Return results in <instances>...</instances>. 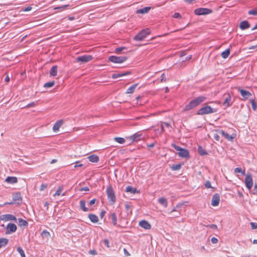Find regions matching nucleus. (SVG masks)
<instances>
[{"mask_svg":"<svg viewBox=\"0 0 257 257\" xmlns=\"http://www.w3.org/2000/svg\"><path fill=\"white\" fill-rule=\"evenodd\" d=\"M206 97L200 96L192 100L186 105L185 107L186 110H189L199 105L200 103L206 100Z\"/></svg>","mask_w":257,"mask_h":257,"instance_id":"nucleus-1","label":"nucleus"},{"mask_svg":"<svg viewBox=\"0 0 257 257\" xmlns=\"http://www.w3.org/2000/svg\"><path fill=\"white\" fill-rule=\"evenodd\" d=\"M171 146L173 147L176 151H179L178 155L182 158H189V151L185 149H183L179 146L176 145L175 144H172Z\"/></svg>","mask_w":257,"mask_h":257,"instance_id":"nucleus-2","label":"nucleus"},{"mask_svg":"<svg viewBox=\"0 0 257 257\" xmlns=\"http://www.w3.org/2000/svg\"><path fill=\"white\" fill-rule=\"evenodd\" d=\"M151 33V31L149 28L143 29L139 32L135 37L134 39L136 41H142L145 39L147 35Z\"/></svg>","mask_w":257,"mask_h":257,"instance_id":"nucleus-3","label":"nucleus"},{"mask_svg":"<svg viewBox=\"0 0 257 257\" xmlns=\"http://www.w3.org/2000/svg\"><path fill=\"white\" fill-rule=\"evenodd\" d=\"M106 194L109 201L111 202V204H113L116 201V198L114 195V191L110 186L107 187Z\"/></svg>","mask_w":257,"mask_h":257,"instance_id":"nucleus-4","label":"nucleus"},{"mask_svg":"<svg viewBox=\"0 0 257 257\" xmlns=\"http://www.w3.org/2000/svg\"><path fill=\"white\" fill-rule=\"evenodd\" d=\"M126 56H111L108 57V60L114 63H121L127 60Z\"/></svg>","mask_w":257,"mask_h":257,"instance_id":"nucleus-5","label":"nucleus"},{"mask_svg":"<svg viewBox=\"0 0 257 257\" xmlns=\"http://www.w3.org/2000/svg\"><path fill=\"white\" fill-rule=\"evenodd\" d=\"M215 111H216L213 110V109L210 106L207 105L199 109L197 111V114L203 115L205 114L211 113Z\"/></svg>","mask_w":257,"mask_h":257,"instance_id":"nucleus-6","label":"nucleus"},{"mask_svg":"<svg viewBox=\"0 0 257 257\" xmlns=\"http://www.w3.org/2000/svg\"><path fill=\"white\" fill-rule=\"evenodd\" d=\"M126 138L131 141L130 144L133 142H138L142 139V134L139 132L131 136L126 137Z\"/></svg>","mask_w":257,"mask_h":257,"instance_id":"nucleus-7","label":"nucleus"},{"mask_svg":"<svg viewBox=\"0 0 257 257\" xmlns=\"http://www.w3.org/2000/svg\"><path fill=\"white\" fill-rule=\"evenodd\" d=\"M211 12V10L207 8H198L194 11V13L196 15H205L210 14Z\"/></svg>","mask_w":257,"mask_h":257,"instance_id":"nucleus-8","label":"nucleus"},{"mask_svg":"<svg viewBox=\"0 0 257 257\" xmlns=\"http://www.w3.org/2000/svg\"><path fill=\"white\" fill-rule=\"evenodd\" d=\"M245 184L246 188L250 190L253 186V180L250 175H247L245 178Z\"/></svg>","mask_w":257,"mask_h":257,"instance_id":"nucleus-9","label":"nucleus"},{"mask_svg":"<svg viewBox=\"0 0 257 257\" xmlns=\"http://www.w3.org/2000/svg\"><path fill=\"white\" fill-rule=\"evenodd\" d=\"M92 59L91 55H83L76 58V62H81L82 63H86Z\"/></svg>","mask_w":257,"mask_h":257,"instance_id":"nucleus-10","label":"nucleus"},{"mask_svg":"<svg viewBox=\"0 0 257 257\" xmlns=\"http://www.w3.org/2000/svg\"><path fill=\"white\" fill-rule=\"evenodd\" d=\"M6 228L7 230L6 232V234H8L13 232H15L17 230V227L14 223H9L7 225Z\"/></svg>","mask_w":257,"mask_h":257,"instance_id":"nucleus-11","label":"nucleus"},{"mask_svg":"<svg viewBox=\"0 0 257 257\" xmlns=\"http://www.w3.org/2000/svg\"><path fill=\"white\" fill-rule=\"evenodd\" d=\"M220 201V196L218 193L214 194L211 199V205L213 206H217L218 205Z\"/></svg>","mask_w":257,"mask_h":257,"instance_id":"nucleus-12","label":"nucleus"},{"mask_svg":"<svg viewBox=\"0 0 257 257\" xmlns=\"http://www.w3.org/2000/svg\"><path fill=\"white\" fill-rule=\"evenodd\" d=\"M224 100L223 102V105L227 107L231 105V96L229 93L224 94L223 95Z\"/></svg>","mask_w":257,"mask_h":257,"instance_id":"nucleus-13","label":"nucleus"},{"mask_svg":"<svg viewBox=\"0 0 257 257\" xmlns=\"http://www.w3.org/2000/svg\"><path fill=\"white\" fill-rule=\"evenodd\" d=\"M238 90L240 92L241 96L245 99H248L251 95V94L249 91L240 88H238Z\"/></svg>","mask_w":257,"mask_h":257,"instance_id":"nucleus-14","label":"nucleus"},{"mask_svg":"<svg viewBox=\"0 0 257 257\" xmlns=\"http://www.w3.org/2000/svg\"><path fill=\"white\" fill-rule=\"evenodd\" d=\"M139 225L142 228L146 229H150L151 227V225L149 222L145 220L141 221L139 222Z\"/></svg>","mask_w":257,"mask_h":257,"instance_id":"nucleus-15","label":"nucleus"},{"mask_svg":"<svg viewBox=\"0 0 257 257\" xmlns=\"http://www.w3.org/2000/svg\"><path fill=\"white\" fill-rule=\"evenodd\" d=\"M1 219L6 220V221H9V220L16 221L17 220V218L15 216H14L12 214H5V215H3V216H2Z\"/></svg>","mask_w":257,"mask_h":257,"instance_id":"nucleus-16","label":"nucleus"},{"mask_svg":"<svg viewBox=\"0 0 257 257\" xmlns=\"http://www.w3.org/2000/svg\"><path fill=\"white\" fill-rule=\"evenodd\" d=\"M221 132L222 136H224V138L228 141H232L233 139H234L236 137V135L235 134H232L231 135H229L227 133H225L223 131H221Z\"/></svg>","mask_w":257,"mask_h":257,"instance_id":"nucleus-17","label":"nucleus"},{"mask_svg":"<svg viewBox=\"0 0 257 257\" xmlns=\"http://www.w3.org/2000/svg\"><path fill=\"white\" fill-rule=\"evenodd\" d=\"M250 27V24L247 21H243L240 22L239 28L241 30H245Z\"/></svg>","mask_w":257,"mask_h":257,"instance_id":"nucleus-18","label":"nucleus"},{"mask_svg":"<svg viewBox=\"0 0 257 257\" xmlns=\"http://www.w3.org/2000/svg\"><path fill=\"white\" fill-rule=\"evenodd\" d=\"M5 182L9 184H15L18 182V179L16 177H8Z\"/></svg>","mask_w":257,"mask_h":257,"instance_id":"nucleus-19","label":"nucleus"},{"mask_svg":"<svg viewBox=\"0 0 257 257\" xmlns=\"http://www.w3.org/2000/svg\"><path fill=\"white\" fill-rule=\"evenodd\" d=\"M131 73L130 71H127L125 73H114L112 75V78L113 79H116L119 77L123 76L126 75L130 74Z\"/></svg>","mask_w":257,"mask_h":257,"instance_id":"nucleus-20","label":"nucleus"},{"mask_svg":"<svg viewBox=\"0 0 257 257\" xmlns=\"http://www.w3.org/2000/svg\"><path fill=\"white\" fill-rule=\"evenodd\" d=\"M109 218L111 219L112 223L114 225L117 224V217L114 212L111 213L109 216Z\"/></svg>","mask_w":257,"mask_h":257,"instance_id":"nucleus-21","label":"nucleus"},{"mask_svg":"<svg viewBox=\"0 0 257 257\" xmlns=\"http://www.w3.org/2000/svg\"><path fill=\"white\" fill-rule=\"evenodd\" d=\"M89 161L91 162L96 163L99 161V157L95 155H90L88 157Z\"/></svg>","mask_w":257,"mask_h":257,"instance_id":"nucleus-22","label":"nucleus"},{"mask_svg":"<svg viewBox=\"0 0 257 257\" xmlns=\"http://www.w3.org/2000/svg\"><path fill=\"white\" fill-rule=\"evenodd\" d=\"M57 74V66L54 65L52 67L50 71V75L51 76H56Z\"/></svg>","mask_w":257,"mask_h":257,"instance_id":"nucleus-23","label":"nucleus"},{"mask_svg":"<svg viewBox=\"0 0 257 257\" xmlns=\"http://www.w3.org/2000/svg\"><path fill=\"white\" fill-rule=\"evenodd\" d=\"M151 9V7H145L143 9H139L137 11V14H145L147 13L149 10Z\"/></svg>","mask_w":257,"mask_h":257,"instance_id":"nucleus-24","label":"nucleus"},{"mask_svg":"<svg viewBox=\"0 0 257 257\" xmlns=\"http://www.w3.org/2000/svg\"><path fill=\"white\" fill-rule=\"evenodd\" d=\"M88 218L92 222L96 223L98 221V217L93 214H89L88 215Z\"/></svg>","mask_w":257,"mask_h":257,"instance_id":"nucleus-25","label":"nucleus"},{"mask_svg":"<svg viewBox=\"0 0 257 257\" xmlns=\"http://www.w3.org/2000/svg\"><path fill=\"white\" fill-rule=\"evenodd\" d=\"M125 191L127 192H130L132 194H135L138 192V191L137 190L136 188H134L131 186H127L126 187Z\"/></svg>","mask_w":257,"mask_h":257,"instance_id":"nucleus-26","label":"nucleus"},{"mask_svg":"<svg viewBox=\"0 0 257 257\" xmlns=\"http://www.w3.org/2000/svg\"><path fill=\"white\" fill-rule=\"evenodd\" d=\"M159 203L163 205L165 207H167L168 206V201L167 199L165 198H160L158 199Z\"/></svg>","mask_w":257,"mask_h":257,"instance_id":"nucleus-27","label":"nucleus"},{"mask_svg":"<svg viewBox=\"0 0 257 257\" xmlns=\"http://www.w3.org/2000/svg\"><path fill=\"white\" fill-rule=\"evenodd\" d=\"M13 200L14 201H22V197L20 193H16L13 195Z\"/></svg>","mask_w":257,"mask_h":257,"instance_id":"nucleus-28","label":"nucleus"},{"mask_svg":"<svg viewBox=\"0 0 257 257\" xmlns=\"http://www.w3.org/2000/svg\"><path fill=\"white\" fill-rule=\"evenodd\" d=\"M64 121L62 119L57 121L54 125L53 128H60L63 124Z\"/></svg>","mask_w":257,"mask_h":257,"instance_id":"nucleus-29","label":"nucleus"},{"mask_svg":"<svg viewBox=\"0 0 257 257\" xmlns=\"http://www.w3.org/2000/svg\"><path fill=\"white\" fill-rule=\"evenodd\" d=\"M138 83H136L134 85H133L132 86H131L130 87H129L127 89V91L126 92V93H133L136 87L138 86Z\"/></svg>","mask_w":257,"mask_h":257,"instance_id":"nucleus-30","label":"nucleus"},{"mask_svg":"<svg viewBox=\"0 0 257 257\" xmlns=\"http://www.w3.org/2000/svg\"><path fill=\"white\" fill-rule=\"evenodd\" d=\"M80 207L81 209L85 212L88 211V209L85 207V202L84 200L80 201Z\"/></svg>","mask_w":257,"mask_h":257,"instance_id":"nucleus-31","label":"nucleus"},{"mask_svg":"<svg viewBox=\"0 0 257 257\" xmlns=\"http://www.w3.org/2000/svg\"><path fill=\"white\" fill-rule=\"evenodd\" d=\"M19 225L20 226H27L28 225V223L25 220H24L22 218H19Z\"/></svg>","mask_w":257,"mask_h":257,"instance_id":"nucleus-32","label":"nucleus"},{"mask_svg":"<svg viewBox=\"0 0 257 257\" xmlns=\"http://www.w3.org/2000/svg\"><path fill=\"white\" fill-rule=\"evenodd\" d=\"M230 54V49H227L221 53V56L224 59L227 58Z\"/></svg>","mask_w":257,"mask_h":257,"instance_id":"nucleus-33","label":"nucleus"},{"mask_svg":"<svg viewBox=\"0 0 257 257\" xmlns=\"http://www.w3.org/2000/svg\"><path fill=\"white\" fill-rule=\"evenodd\" d=\"M198 152L199 153V154L201 156L207 155V153L206 152V151L202 148L201 146H198Z\"/></svg>","mask_w":257,"mask_h":257,"instance_id":"nucleus-34","label":"nucleus"},{"mask_svg":"<svg viewBox=\"0 0 257 257\" xmlns=\"http://www.w3.org/2000/svg\"><path fill=\"white\" fill-rule=\"evenodd\" d=\"M114 140L119 143V144H123L125 143V139L124 138H120V137H115L114 138Z\"/></svg>","mask_w":257,"mask_h":257,"instance_id":"nucleus-35","label":"nucleus"},{"mask_svg":"<svg viewBox=\"0 0 257 257\" xmlns=\"http://www.w3.org/2000/svg\"><path fill=\"white\" fill-rule=\"evenodd\" d=\"M55 84V82L54 81H50L48 82H47L44 84V87L45 88H49L53 87Z\"/></svg>","mask_w":257,"mask_h":257,"instance_id":"nucleus-36","label":"nucleus"},{"mask_svg":"<svg viewBox=\"0 0 257 257\" xmlns=\"http://www.w3.org/2000/svg\"><path fill=\"white\" fill-rule=\"evenodd\" d=\"M63 188L62 186H60L57 190L56 192L54 194L53 196H59L61 194V193L63 190Z\"/></svg>","mask_w":257,"mask_h":257,"instance_id":"nucleus-37","label":"nucleus"},{"mask_svg":"<svg viewBox=\"0 0 257 257\" xmlns=\"http://www.w3.org/2000/svg\"><path fill=\"white\" fill-rule=\"evenodd\" d=\"M17 251L20 254L21 257H26L24 251L23 250L22 247H18L17 248Z\"/></svg>","mask_w":257,"mask_h":257,"instance_id":"nucleus-38","label":"nucleus"},{"mask_svg":"<svg viewBox=\"0 0 257 257\" xmlns=\"http://www.w3.org/2000/svg\"><path fill=\"white\" fill-rule=\"evenodd\" d=\"M181 166L180 164H177L173 165L172 167V169L174 171L179 170L181 169Z\"/></svg>","mask_w":257,"mask_h":257,"instance_id":"nucleus-39","label":"nucleus"},{"mask_svg":"<svg viewBox=\"0 0 257 257\" xmlns=\"http://www.w3.org/2000/svg\"><path fill=\"white\" fill-rule=\"evenodd\" d=\"M234 172L235 173H240L242 175H244L245 174V171H242V170L240 168H235L234 169Z\"/></svg>","mask_w":257,"mask_h":257,"instance_id":"nucleus-40","label":"nucleus"},{"mask_svg":"<svg viewBox=\"0 0 257 257\" xmlns=\"http://www.w3.org/2000/svg\"><path fill=\"white\" fill-rule=\"evenodd\" d=\"M41 235L42 236H45L47 237L50 236V233L48 231H47L46 230H43L41 232Z\"/></svg>","mask_w":257,"mask_h":257,"instance_id":"nucleus-41","label":"nucleus"},{"mask_svg":"<svg viewBox=\"0 0 257 257\" xmlns=\"http://www.w3.org/2000/svg\"><path fill=\"white\" fill-rule=\"evenodd\" d=\"M252 108L253 110H255L257 108V104L254 100H251Z\"/></svg>","mask_w":257,"mask_h":257,"instance_id":"nucleus-42","label":"nucleus"},{"mask_svg":"<svg viewBox=\"0 0 257 257\" xmlns=\"http://www.w3.org/2000/svg\"><path fill=\"white\" fill-rule=\"evenodd\" d=\"M125 49H126V48L124 47H118L115 49V52L116 53H119Z\"/></svg>","mask_w":257,"mask_h":257,"instance_id":"nucleus-43","label":"nucleus"},{"mask_svg":"<svg viewBox=\"0 0 257 257\" xmlns=\"http://www.w3.org/2000/svg\"><path fill=\"white\" fill-rule=\"evenodd\" d=\"M205 226L207 227L211 228L212 229H217V226L215 224H209V225H205Z\"/></svg>","mask_w":257,"mask_h":257,"instance_id":"nucleus-44","label":"nucleus"},{"mask_svg":"<svg viewBox=\"0 0 257 257\" xmlns=\"http://www.w3.org/2000/svg\"><path fill=\"white\" fill-rule=\"evenodd\" d=\"M248 14L249 15H257V10H251L248 11Z\"/></svg>","mask_w":257,"mask_h":257,"instance_id":"nucleus-45","label":"nucleus"},{"mask_svg":"<svg viewBox=\"0 0 257 257\" xmlns=\"http://www.w3.org/2000/svg\"><path fill=\"white\" fill-rule=\"evenodd\" d=\"M204 186L206 188H212L211 185V183L209 181H207L205 183V184H204Z\"/></svg>","mask_w":257,"mask_h":257,"instance_id":"nucleus-46","label":"nucleus"},{"mask_svg":"<svg viewBox=\"0 0 257 257\" xmlns=\"http://www.w3.org/2000/svg\"><path fill=\"white\" fill-rule=\"evenodd\" d=\"M161 82H166L167 81V79L165 77V74L164 73H163L162 75H161Z\"/></svg>","mask_w":257,"mask_h":257,"instance_id":"nucleus-47","label":"nucleus"},{"mask_svg":"<svg viewBox=\"0 0 257 257\" xmlns=\"http://www.w3.org/2000/svg\"><path fill=\"white\" fill-rule=\"evenodd\" d=\"M252 229H254L257 228V223L255 222H251L250 223Z\"/></svg>","mask_w":257,"mask_h":257,"instance_id":"nucleus-48","label":"nucleus"},{"mask_svg":"<svg viewBox=\"0 0 257 257\" xmlns=\"http://www.w3.org/2000/svg\"><path fill=\"white\" fill-rule=\"evenodd\" d=\"M166 126L167 127H169L170 126V124L167 122H164L161 123V127L162 128H163L164 126Z\"/></svg>","mask_w":257,"mask_h":257,"instance_id":"nucleus-49","label":"nucleus"},{"mask_svg":"<svg viewBox=\"0 0 257 257\" xmlns=\"http://www.w3.org/2000/svg\"><path fill=\"white\" fill-rule=\"evenodd\" d=\"M67 6H68V5H64L61 7H58L55 8L54 9L55 10L59 9L60 10H63Z\"/></svg>","mask_w":257,"mask_h":257,"instance_id":"nucleus-50","label":"nucleus"},{"mask_svg":"<svg viewBox=\"0 0 257 257\" xmlns=\"http://www.w3.org/2000/svg\"><path fill=\"white\" fill-rule=\"evenodd\" d=\"M173 18H181V16L179 13H175L173 15Z\"/></svg>","mask_w":257,"mask_h":257,"instance_id":"nucleus-51","label":"nucleus"},{"mask_svg":"<svg viewBox=\"0 0 257 257\" xmlns=\"http://www.w3.org/2000/svg\"><path fill=\"white\" fill-rule=\"evenodd\" d=\"M211 241L212 243H216L218 240L217 238H216L214 237H213L211 239Z\"/></svg>","mask_w":257,"mask_h":257,"instance_id":"nucleus-52","label":"nucleus"},{"mask_svg":"<svg viewBox=\"0 0 257 257\" xmlns=\"http://www.w3.org/2000/svg\"><path fill=\"white\" fill-rule=\"evenodd\" d=\"M89 190V189L88 187H82L79 189L80 191H88Z\"/></svg>","mask_w":257,"mask_h":257,"instance_id":"nucleus-53","label":"nucleus"},{"mask_svg":"<svg viewBox=\"0 0 257 257\" xmlns=\"http://www.w3.org/2000/svg\"><path fill=\"white\" fill-rule=\"evenodd\" d=\"M47 187V184H43L41 185L40 190V191H42V190H44L45 188H46Z\"/></svg>","mask_w":257,"mask_h":257,"instance_id":"nucleus-54","label":"nucleus"},{"mask_svg":"<svg viewBox=\"0 0 257 257\" xmlns=\"http://www.w3.org/2000/svg\"><path fill=\"white\" fill-rule=\"evenodd\" d=\"M82 165H83L82 164H80L79 162H76L75 163V165L74 166V167L75 168H77V167H82Z\"/></svg>","mask_w":257,"mask_h":257,"instance_id":"nucleus-55","label":"nucleus"},{"mask_svg":"<svg viewBox=\"0 0 257 257\" xmlns=\"http://www.w3.org/2000/svg\"><path fill=\"white\" fill-rule=\"evenodd\" d=\"M254 192L252 193L253 194L257 195V185L255 184L254 187Z\"/></svg>","mask_w":257,"mask_h":257,"instance_id":"nucleus-56","label":"nucleus"},{"mask_svg":"<svg viewBox=\"0 0 257 257\" xmlns=\"http://www.w3.org/2000/svg\"><path fill=\"white\" fill-rule=\"evenodd\" d=\"M89 252L90 254H91L92 255H95L97 254L96 250L94 249L89 250Z\"/></svg>","mask_w":257,"mask_h":257,"instance_id":"nucleus-57","label":"nucleus"},{"mask_svg":"<svg viewBox=\"0 0 257 257\" xmlns=\"http://www.w3.org/2000/svg\"><path fill=\"white\" fill-rule=\"evenodd\" d=\"M35 105V102H33L32 103H30L29 104H28L26 106V107H33V106H34Z\"/></svg>","mask_w":257,"mask_h":257,"instance_id":"nucleus-58","label":"nucleus"},{"mask_svg":"<svg viewBox=\"0 0 257 257\" xmlns=\"http://www.w3.org/2000/svg\"><path fill=\"white\" fill-rule=\"evenodd\" d=\"M32 8L31 7H26V8H25L23 11L24 12H28V11H31L32 10Z\"/></svg>","mask_w":257,"mask_h":257,"instance_id":"nucleus-59","label":"nucleus"},{"mask_svg":"<svg viewBox=\"0 0 257 257\" xmlns=\"http://www.w3.org/2000/svg\"><path fill=\"white\" fill-rule=\"evenodd\" d=\"M214 138L216 141H218L219 140V136L217 134H214Z\"/></svg>","mask_w":257,"mask_h":257,"instance_id":"nucleus-60","label":"nucleus"},{"mask_svg":"<svg viewBox=\"0 0 257 257\" xmlns=\"http://www.w3.org/2000/svg\"><path fill=\"white\" fill-rule=\"evenodd\" d=\"M103 242L104 243V244L107 246V247H109V241L107 239H104L103 240Z\"/></svg>","mask_w":257,"mask_h":257,"instance_id":"nucleus-61","label":"nucleus"},{"mask_svg":"<svg viewBox=\"0 0 257 257\" xmlns=\"http://www.w3.org/2000/svg\"><path fill=\"white\" fill-rule=\"evenodd\" d=\"M105 214V211L104 210H102L100 214V216L101 218H103V217L104 216Z\"/></svg>","mask_w":257,"mask_h":257,"instance_id":"nucleus-62","label":"nucleus"},{"mask_svg":"<svg viewBox=\"0 0 257 257\" xmlns=\"http://www.w3.org/2000/svg\"><path fill=\"white\" fill-rule=\"evenodd\" d=\"M96 202V199H93L91 200L89 202V204L90 205H93Z\"/></svg>","mask_w":257,"mask_h":257,"instance_id":"nucleus-63","label":"nucleus"},{"mask_svg":"<svg viewBox=\"0 0 257 257\" xmlns=\"http://www.w3.org/2000/svg\"><path fill=\"white\" fill-rule=\"evenodd\" d=\"M123 251H124V254L126 256H130V254L129 253V252L127 251V250L125 248L123 249Z\"/></svg>","mask_w":257,"mask_h":257,"instance_id":"nucleus-64","label":"nucleus"}]
</instances>
